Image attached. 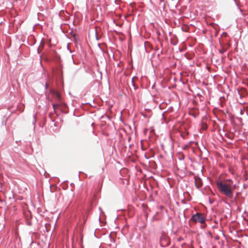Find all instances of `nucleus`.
Masks as SVG:
<instances>
[{
    "instance_id": "f257e3e1",
    "label": "nucleus",
    "mask_w": 248,
    "mask_h": 248,
    "mask_svg": "<svg viewBox=\"0 0 248 248\" xmlns=\"http://www.w3.org/2000/svg\"><path fill=\"white\" fill-rule=\"evenodd\" d=\"M217 185L220 191L223 193L229 198H232L233 197L232 190L231 188V184H229L223 183L221 181L217 182Z\"/></svg>"
},
{
    "instance_id": "f03ea898",
    "label": "nucleus",
    "mask_w": 248,
    "mask_h": 248,
    "mask_svg": "<svg viewBox=\"0 0 248 248\" xmlns=\"http://www.w3.org/2000/svg\"><path fill=\"white\" fill-rule=\"evenodd\" d=\"M191 219L195 222H199L201 224L204 223L205 221V217L204 215L199 213L192 215Z\"/></svg>"
},
{
    "instance_id": "7ed1b4c3",
    "label": "nucleus",
    "mask_w": 248,
    "mask_h": 248,
    "mask_svg": "<svg viewBox=\"0 0 248 248\" xmlns=\"http://www.w3.org/2000/svg\"><path fill=\"white\" fill-rule=\"evenodd\" d=\"M160 244L162 247H166L170 245V238L167 235H162L160 239Z\"/></svg>"
},
{
    "instance_id": "20e7f679",
    "label": "nucleus",
    "mask_w": 248,
    "mask_h": 248,
    "mask_svg": "<svg viewBox=\"0 0 248 248\" xmlns=\"http://www.w3.org/2000/svg\"><path fill=\"white\" fill-rule=\"evenodd\" d=\"M195 185L197 188H200L202 186L201 179L199 177L195 179Z\"/></svg>"
},
{
    "instance_id": "39448f33",
    "label": "nucleus",
    "mask_w": 248,
    "mask_h": 248,
    "mask_svg": "<svg viewBox=\"0 0 248 248\" xmlns=\"http://www.w3.org/2000/svg\"><path fill=\"white\" fill-rule=\"evenodd\" d=\"M55 96H56V97L57 98V99L58 100H59V101H61V94L60 93L57 92V93H55Z\"/></svg>"
},
{
    "instance_id": "423d86ee",
    "label": "nucleus",
    "mask_w": 248,
    "mask_h": 248,
    "mask_svg": "<svg viewBox=\"0 0 248 248\" xmlns=\"http://www.w3.org/2000/svg\"><path fill=\"white\" fill-rule=\"evenodd\" d=\"M53 108L54 109H55L56 108H58L60 106V104L56 103V104H53L52 105Z\"/></svg>"
},
{
    "instance_id": "0eeeda50",
    "label": "nucleus",
    "mask_w": 248,
    "mask_h": 248,
    "mask_svg": "<svg viewBox=\"0 0 248 248\" xmlns=\"http://www.w3.org/2000/svg\"><path fill=\"white\" fill-rule=\"evenodd\" d=\"M53 108L54 109H55L56 108H58L60 106V104L56 103V104H53L52 105Z\"/></svg>"
},
{
    "instance_id": "6e6552de",
    "label": "nucleus",
    "mask_w": 248,
    "mask_h": 248,
    "mask_svg": "<svg viewBox=\"0 0 248 248\" xmlns=\"http://www.w3.org/2000/svg\"><path fill=\"white\" fill-rule=\"evenodd\" d=\"M132 85H133V86H134V87L135 89H137V87L135 86V83H134V81H133V78H132Z\"/></svg>"
},
{
    "instance_id": "1a4fd4ad",
    "label": "nucleus",
    "mask_w": 248,
    "mask_h": 248,
    "mask_svg": "<svg viewBox=\"0 0 248 248\" xmlns=\"http://www.w3.org/2000/svg\"><path fill=\"white\" fill-rule=\"evenodd\" d=\"M226 181L230 182H231V183H232V181L231 179H227V180H226Z\"/></svg>"
},
{
    "instance_id": "9d476101",
    "label": "nucleus",
    "mask_w": 248,
    "mask_h": 248,
    "mask_svg": "<svg viewBox=\"0 0 248 248\" xmlns=\"http://www.w3.org/2000/svg\"><path fill=\"white\" fill-rule=\"evenodd\" d=\"M47 83H46V88L47 87Z\"/></svg>"
},
{
    "instance_id": "9b49d317",
    "label": "nucleus",
    "mask_w": 248,
    "mask_h": 248,
    "mask_svg": "<svg viewBox=\"0 0 248 248\" xmlns=\"http://www.w3.org/2000/svg\"><path fill=\"white\" fill-rule=\"evenodd\" d=\"M181 158L183 159L184 158V156L183 155V156H181Z\"/></svg>"
},
{
    "instance_id": "f8f14e48",
    "label": "nucleus",
    "mask_w": 248,
    "mask_h": 248,
    "mask_svg": "<svg viewBox=\"0 0 248 248\" xmlns=\"http://www.w3.org/2000/svg\"><path fill=\"white\" fill-rule=\"evenodd\" d=\"M181 158L183 159L184 158V156L183 155V156H181Z\"/></svg>"
}]
</instances>
